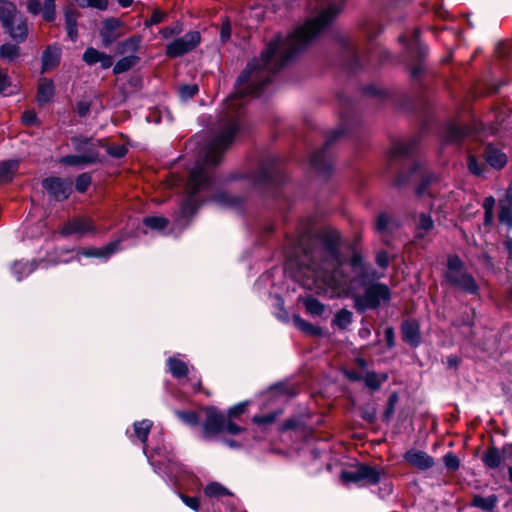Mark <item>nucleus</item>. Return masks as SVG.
Returning <instances> with one entry per match:
<instances>
[{"label": "nucleus", "mask_w": 512, "mask_h": 512, "mask_svg": "<svg viewBox=\"0 0 512 512\" xmlns=\"http://www.w3.org/2000/svg\"><path fill=\"white\" fill-rule=\"evenodd\" d=\"M299 272L304 287L320 290L331 298L351 296L359 312L376 309L381 302L390 298L388 286L381 283L370 285L363 295L354 294L352 281L343 272L340 255L334 244L306 251Z\"/></svg>", "instance_id": "f257e3e1"}, {"label": "nucleus", "mask_w": 512, "mask_h": 512, "mask_svg": "<svg viewBox=\"0 0 512 512\" xmlns=\"http://www.w3.org/2000/svg\"><path fill=\"white\" fill-rule=\"evenodd\" d=\"M343 9V4L331 2L317 16L307 19L287 36L276 33L264 46L259 57H253L235 80L238 89L253 78L269 70L278 73L293 62L298 55L328 28Z\"/></svg>", "instance_id": "f03ea898"}, {"label": "nucleus", "mask_w": 512, "mask_h": 512, "mask_svg": "<svg viewBox=\"0 0 512 512\" xmlns=\"http://www.w3.org/2000/svg\"><path fill=\"white\" fill-rule=\"evenodd\" d=\"M241 98H224L221 103L219 120L214 136L206 151L190 172L187 182V196L184 199L177 224L181 225L194 215L198 209L196 195L209 190L213 179L211 169L220 163L224 151L235 141L238 133L244 129V108Z\"/></svg>", "instance_id": "7ed1b4c3"}, {"label": "nucleus", "mask_w": 512, "mask_h": 512, "mask_svg": "<svg viewBox=\"0 0 512 512\" xmlns=\"http://www.w3.org/2000/svg\"><path fill=\"white\" fill-rule=\"evenodd\" d=\"M420 35V28H414L410 37L401 34L398 41L407 53L408 61L405 68L410 85L420 92H427L436 79V73L426 64L429 47L420 41Z\"/></svg>", "instance_id": "20e7f679"}, {"label": "nucleus", "mask_w": 512, "mask_h": 512, "mask_svg": "<svg viewBox=\"0 0 512 512\" xmlns=\"http://www.w3.org/2000/svg\"><path fill=\"white\" fill-rule=\"evenodd\" d=\"M338 44L339 64L348 73H355L366 67L375 66L377 63H384L389 58V54L386 51L360 52L357 45L348 38H340Z\"/></svg>", "instance_id": "39448f33"}, {"label": "nucleus", "mask_w": 512, "mask_h": 512, "mask_svg": "<svg viewBox=\"0 0 512 512\" xmlns=\"http://www.w3.org/2000/svg\"><path fill=\"white\" fill-rule=\"evenodd\" d=\"M0 23L16 43H23L29 33L27 18L19 13L14 2L0 0Z\"/></svg>", "instance_id": "423d86ee"}, {"label": "nucleus", "mask_w": 512, "mask_h": 512, "mask_svg": "<svg viewBox=\"0 0 512 512\" xmlns=\"http://www.w3.org/2000/svg\"><path fill=\"white\" fill-rule=\"evenodd\" d=\"M203 412L205 413V421L202 426V436L206 440L222 432L236 435L243 431V428L234 423L232 418L225 417L214 407H206Z\"/></svg>", "instance_id": "0eeeda50"}, {"label": "nucleus", "mask_w": 512, "mask_h": 512, "mask_svg": "<svg viewBox=\"0 0 512 512\" xmlns=\"http://www.w3.org/2000/svg\"><path fill=\"white\" fill-rule=\"evenodd\" d=\"M447 267L446 279L449 283L470 294L478 292V285L475 279L463 268V262L458 256H449Z\"/></svg>", "instance_id": "6e6552de"}, {"label": "nucleus", "mask_w": 512, "mask_h": 512, "mask_svg": "<svg viewBox=\"0 0 512 512\" xmlns=\"http://www.w3.org/2000/svg\"><path fill=\"white\" fill-rule=\"evenodd\" d=\"M72 145L78 152H83L79 155H67L60 159L62 164L68 166H81L95 163L99 160V153L94 148L91 140L83 137L72 138Z\"/></svg>", "instance_id": "1a4fd4ad"}, {"label": "nucleus", "mask_w": 512, "mask_h": 512, "mask_svg": "<svg viewBox=\"0 0 512 512\" xmlns=\"http://www.w3.org/2000/svg\"><path fill=\"white\" fill-rule=\"evenodd\" d=\"M201 42L199 31H189L183 37H179L168 43L165 47V55L170 58H179L193 51Z\"/></svg>", "instance_id": "9d476101"}, {"label": "nucleus", "mask_w": 512, "mask_h": 512, "mask_svg": "<svg viewBox=\"0 0 512 512\" xmlns=\"http://www.w3.org/2000/svg\"><path fill=\"white\" fill-rule=\"evenodd\" d=\"M380 472L369 465H358L354 470L343 471L340 479L343 483L375 485L380 481Z\"/></svg>", "instance_id": "9b49d317"}, {"label": "nucleus", "mask_w": 512, "mask_h": 512, "mask_svg": "<svg viewBox=\"0 0 512 512\" xmlns=\"http://www.w3.org/2000/svg\"><path fill=\"white\" fill-rule=\"evenodd\" d=\"M43 188L57 201H63L72 192L71 182L59 177L46 178L42 182Z\"/></svg>", "instance_id": "f8f14e48"}, {"label": "nucleus", "mask_w": 512, "mask_h": 512, "mask_svg": "<svg viewBox=\"0 0 512 512\" xmlns=\"http://www.w3.org/2000/svg\"><path fill=\"white\" fill-rule=\"evenodd\" d=\"M96 231V227L91 218L81 216L68 221L62 228L61 233L64 236L77 235L83 237Z\"/></svg>", "instance_id": "ddd939ff"}, {"label": "nucleus", "mask_w": 512, "mask_h": 512, "mask_svg": "<svg viewBox=\"0 0 512 512\" xmlns=\"http://www.w3.org/2000/svg\"><path fill=\"white\" fill-rule=\"evenodd\" d=\"M124 25L125 23L121 19L115 17H108L102 21L99 35L104 47L111 46L120 37L117 30Z\"/></svg>", "instance_id": "4468645a"}, {"label": "nucleus", "mask_w": 512, "mask_h": 512, "mask_svg": "<svg viewBox=\"0 0 512 512\" xmlns=\"http://www.w3.org/2000/svg\"><path fill=\"white\" fill-rule=\"evenodd\" d=\"M56 0H44L42 5L41 0H27V11L32 15L42 13V18L47 23H52L56 19Z\"/></svg>", "instance_id": "2eb2a0df"}, {"label": "nucleus", "mask_w": 512, "mask_h": 512, "mask_svg": "<svg viewBox=\"0 0 512 512\" xmlns=\"http://www.w3.org/2000/svg\"><path fill=\"white\" fill-rule=\"evenodd\" d=\"M407 463L419 470H427L434 465V459L424 451L410 449L404 454Z\"/></svg>", "instance_id": "dca6fc26"}, {"label": "nucleus", "mask_w": 512, "mask_h": 512, "mask_svg": "<svg viewBox=\"0 0 512 512\" xmlns=\"http://www.w3.org/2000/svg\"><path fill=\"white\" fill-rule=\"evenodd\" d=\"M119 243H120V241L117 240V241L110 242L109 244H107L106 246L101 247V248L91 247V248L84 249L81 252H78L77 258L79 260L81 256H84V257H94V258L106 260L112 254H114L115 252H117L119 250Z\"/></svg>", "instance_id": "f3484780"}, {"label": "nucleus", "mask_w": 512, "mask_h": 512, "mask_svg": "<svg viewBox=\"0 0 512 512\" xmlns=\"http://www.w3.org/2000/svg\"><path fill=\"white\" fill-rule=\"evenodd\" d=\"M61 60V49L57 44L48 45L42 52V72L49 71L59 66Z\"/></svg>", "instance_id": "a211bd4d"}, {"label": "nucleus", "mask_w": 512, "mask_h": 512, "mask_svg": "<svg viewBox=\"0 0 512 512\" xmlns=\"http://www.w3.org/2000/svg\"><path fill=\"white\" fill-rule=\"evenodd\" d=\"M402 338L411 347H418L421 343L420 327L417 321L407 320L402 324Z\"/></svg>", "instance_id": "6ab92c4d"}, {"label": "nucleus", "mask_w": 512, "mask_h": 512, "mask_svg": "<svg viewBox=\"0 0 512 512\" xmlns=\"http://www.w3.org/2000/svg\"><path fill=\"white\" fill-rule=\"evenodd\" d=\"M484 158L486 163L496 170L502 169L508 161L507 155L500 149L493 146L485 148Z\"/></svg>", "instance_id": "aec40b11"}, {"label": "nucleus", "mask_w": 512, "mask_h": 512, "mask_svg": "<svg viewBox=\"0 0 512 512\" xmlns=\"http://www.w3.org/2000/svg\"><path fill=\"white\" fill-rule=\"evenodd\" d=\"M79 16L80 13L75 9H66L64 11L65 30L67 32L68 38L71 41H76L78 38L77 19Z\"/></svg>", "instance_id": "412c9836"}, {"label": "nucleus", "mask_w": 512, "mask_h": 512, "mask_svg": "<svg viewBox=\"0 0 512 512\" xmlns=\"http://www.w3.org/2000/svg\"><path fill=\"white\" fill-rule=\"evenodd\" d=\"M148 459L156 473L166 474L170 481L177 480V472L179 470V466L177 463L172 462L170 459H168V465L164 467L163 463L158 462L154 459V455H150Z\"/></svg>", "instance_id": "4be33fe9"}, {"label": "nucleus", "mask_w": 512, "mask_h": 512, "mask_svg": "<svg viewBox=\"0 0 512 512\" xmlns=\"http://www.w3.org/2000/svg\"><path fill=\"white\" fill-rule=\"evenodd\" d=\"M415 146L413 141H399L393 143L389 152V158L391 161L397 160L398 158L405 157L411 153Z\"/></svg>", "instance_id": "5701e85b"}, {"label": "nucleus", "mask_w": 512, "mask_h": 512, "mask_svg": "<svg viewBox=\"0 0 512 512\" xmlns=\"http://www.w3.org/2000/svg\"><path fill=\"white\" fill-rule=\"evenodd\" d=\"M19 166V161L15 159L0 162V184L10 182Z\"/></svg>", "instance_id": "b1692460"}, {"label": "nucleus", "mask_w": 512, "mask_h": 512, "mask_svg": "<svg viewBox=\"0 0 512 512\" xmlns=\"http://www.w3.org/2000/svg\"><path fill=\"white\" fill-rule=\"evenodd\" d=\"M167 366L169 372L175 378L184 377L188 373V366L182 359H180V354L177 356L169 357L167 359Z\"/></svg>", "instance_id": "393cba45"}, {"label": "nucleus", "mask_w": 512, "mask_h": 512, "mask_svg": "<svg viewBox=\"0 0 512 512\" xmlns=\"http://www.w3.org/2000/svg\"><path fill=\"white\" fill-rule=\"evenodd\" d=\"M469 133V129L466 127H462L458 123H450L446 127L445 131V139L447 142H458L467 136Z\"/></svg>", "instance_id": "a878e982"}, {"label": "nucleus", "mask_w": 512, "mask_h": 512, "mask_svg": "<svg viewBox=\"0 0 512 512\" xmlns=\"http://www.w3.org/2000/svg\"><path fill=\"white\" fill-rule=\"evenodd\" d=\"M482 461L489 468H498L501 465V462L503 461L502 450L500 451L495 447L488 449L486 452L483 453Z\"/></svg>", "instance_id": "bb28decb"}, {"label": "nucleus", "mask_w": 512, "mask_h": 512, "mask_svg": "<svg viewBox=\"0 0 512 512\" xmlns=\"http://www.w3.org/2000/svg\"><path fill=\"white\" fill-rule=\"evenodd\" d=\"M153 423L148 419L137 421L134 423V433L136 437L144 444L143 452L146 453V441Z\"/></svg>", "instance_id": "cd10ccee"}, {"label": "nucleus", "mask_w": 512, "mask_h": 512, "mask_svg": "<svg viewBox=\"0 0 512 512\" xmlns=\"http://www.w3.org/2000/svg\"><path fill=\"white\" fill-rule=\"evenodd\" d=\"M509 84V78H496L494 75L487 76L483 81V87L488 93H499L502 87Z\"/></svg>", "instance_id": "c85d7f7f"}, {"label": "nucleus", "mask_w": 512, "mask_h": 512, "mask_svg": "<svg viewBox=\"0 0 512 512\" xmlns=\"http://www.w3.org/2000/svg\"><path fill=\"white\" fill-rule=\"evenodd\" d=\"M37 268V264L32 262L16 261L12 265V272L18 281L31 274Z\"/></svg>", "instance_id": "c756f323"}, {"label": "nucleus", "mask_w": 512, "mask_h": 512, "mask_svg": "<svg viewBox=\"0 0 512 512\" xmlns=\"http://www.w3.org/2000/svg\"><path fill=\"white\" fill-rule=\"evenodd\" d=\"M140 43V36H131L117 44V52L119 54L136 53L140 47Z\"/></svg>", "instance_id": "7c9ffc66"}, {"label": "nucleus", "mask_w": 512, "mask_h": 512, "mask_svg": "<svg viewBox=\"0 0 512 512\" xmlns=\"http://www.w3.org/2000/svg\"><path fill=\"white\" fill-rule=\"evenodd\" d=\"M497 61L509 64L512 59V42H499L494 50Z\"/></svg>", "instance_id": "2f4dec72"}, {"label": "nucleus", "mask_w": 512, "mask_h": 512, "mask_svg": "<svg viewBox=\"0 0 512 512\" xmlns=\"http://www.w3.org/2000/svg\"><path fill=\"white\" fill-rule=\"evenodd\" d=\"M139 61L136 55H128L119 59L113 66V73L115 75L122 74L133 68Z\"/></svg>", "instance_id": "473e14b6"}, {"label": "nucleus", "mask_w": 512, "mask_h": 512, "mask_svg": "<svg viewBox=\"0 0 512 512\" xmlns=\"http://www.w3.org/2000/svg\"><path fill=\"white\" fill-rule=\"evenodd\" d=\"M12 43H5L0 46V59L7 62H14L20 56V47Z\"/></svg>", "instance_id": "72a5a7b5"}, {"label": "nucleus", "mask_w": 512, "mask_h": 512, "mask_svg": "<svg viewBox=\"0 0 512 512\" xmlns=\"http://www.w3.org/2000/svg\"><path fill=\"white\" fill-rule=\"evenodd\" d=\"M434 227V222L429 214L421 213L416 225V236L423 238Z\"/></svg>", "instance_id": "f704fd0d"}, {"label": "nucleus", "mask_w": 512, "mask_h": 512, "mask_svg": "<svg viewBox=\"0 0 512 512\" xmlns=\"http://www.w3.org/2000/svg\"><path fill=\"white\" fill-rule=\"evenodd\" d=\"M398 224L387 214H380L376 221V229L381 234L390 233Z\"/></svg>", "instance_id": "c9c22d12"}, {"label": "nucleus", "mask_w": 512, "mask_h": 512, "mask_svg": "<svg viewBox=\"0 0 512 512\" xmlns=\"http://www.w3.org/2000/svg\"><path fill=\"white\" fill-rule=\"evenodd\" d=\"M422 178V183L417 187L416 194L420 199H424L426 196L430 198L432 197L433 192L429 187L436 178L431 174L422 175Z\"/></svg>", "instance_id": "e433bc0d"}, {"label": "nucleus", "mask_w": 512, "mask_h": 512, "mask_svg": "<svg viewBox=\"0 0 512 512\" xmlns=\"http://www.w3.org/2000/svg\"><path fill=\"white\" fill-rule=\"evenodd\" d=\"M387 379V374H377L375 372H368L363 378L365 385L372 390H378Z\"/></svg>", "instance_id": "4c0bfd02"}, {"label": "nucleus", "mask_w": 512, "mask_h": 512, "mask_svg": "<svg viewBox=\"0 0 512 512\" xmlns=\"http://www.w3.org/2000/svg\"><path fill=\"white\" fill-rule=\"evenodd\" d=\"M496 503L497 497L495 495H490L488 497L475 496L473 499V505L485 511L492 510Z\"/></svg>", "instance_id": "58836bf2"}, {"label": "nucleus", "mask_w": 512, "mask_h": 512, "mask_svg": "<svg viewBox=\"0 0 512 512\" xmlns=\"http://www.w3.org/2000/svg\"><path fill=\"white\" fill-rule=\"evenodd\" d=\"M304 305L307 313L312 316H320L323 314L325 307L324 305L315 298H307L304 301Z\"/></svg>", "instance_id": "ea45409f"}, {"label": "nucleus", "mask_w": 512, "mask_h": 512, "mask_svg": "<svg viewBox=\"0 0 512 512\" xmlns=\"http://www.w3.org/2000/svg\"><path fill=\"white\" fill-rule=\"evenodd\" d=\"M293 321L295 326L300 329L301 331L310 334V335H318L320 334V328L312 325L311 323H308L307 321L303 320L300 316L295 315L293 317Z\"/></svg>", "instance_id": "a19ab883"}, {"label": "nucleus", "mask_w": 512, "mask_h": 512, "mask_svg": "<svg viewBox=\"0 0 512 512\" xmlns=\"http://www.w3.org/2000/svg\"><path fill=\"white\" fill-rule=\"evenodd\" d=\"M204 493L208 497H222L230 494L229 491L224 486L217 482L209 483L205 487Z\"/></svg>", "instance_id": "79ce46f5"}, {"label": "nucleus", "mask_w": 512, "mask_h": 512, "mask_svg": "<svg viewBox=\"0 0 512 512\" xmlns=\"http://www.w3.org/2000/svg\"><path fill=\"white\" fill-rule=\"evenodd\" d=\"M80 8H94L100 11L108 9L109 0H75Z\"/></svg>", "instance_id": "37998d69"}, {"label": "nucleus", "mask_w": 512, "mask_h": 512, "mask_svg": "<svg viewBox=\"0 0 512 512\" xmlns=\"http://www.w3.org/2000/svg\"><path fill=\"white\" fill-rule=\"evenodd\" d=\"M333 322L340 329H346L352 322V313L342 309L336 314Z\"/></svg>", "instance_id": "c03bdc74"}, {"label": "nucleus", "mask_w": 512, "mask_h": 512, "mask_svg": "<svg viewBox=\"0 0 512 512\" xmlns=\"http://www.w3.org/2000/svg\"><path fill=\"white\" fill-rule=\"evenodd\" d=\"M176 416L186 425L195 427L199 423V417L194 411H175Z\"/></svg>", "instance_id": "a18cd8bd"}, {"label": "nucleus", "mask_w": 512, "mask_h": 512, "mask_svg": "<svg viewBox=\"0 0 512 512\" xmlns=\"http://www.w3.org/2000/svg\"><path fill=\"white\" fill-rule=\"evenodd\" d=\"M143 222L147 227H149L153 230H162L168 224V220L161 216L146 217V218H144Z\"/></svg>", "instance_id": "49530a36"}, {"label": "nucleus", "mask_w": 512, "mask_h": 512, "mask_svg": "<svg viewBox=\"0 0 512 512\" xmlns=\"http://www.w3.org/2000/svg\"><path fill=\"white\" fill-rule=\"evenodd\" d=\"M183 31V23L181 21H176L173 26H167L161 28L159 34L164 39H169L173 36L181 34Z\"/></svg>", "instance_id": "de8ad7c7"}, {"label": "nucleus", "mask_w": 512, "mask_h": 512, "mask_svg": "<svg viewBox=\"0 0 512 512\" xmlns=\"http://www.w3.org/2000/svg\"><path fill=\"white\" fill-rule=\"evenodd\" d=\"M467 166L469 171L476 176H484L486 167L483 163L479 162L474 156L468 157Z\"/></svg>", "instance_id": "09e8293b"}, {"label": "nucleus", "mask_w": 512, "mask_h": 512, "mask_svg": "<svg viewBox=\"0 0 512 512\" xmlns=\"http://www.w3.org/2000/svg\"><path fill=\"white\" fill-rule=\"evenodd\" d=\"M168 14L160 9H155L150 18L146 19L144 21V26L146 28H150L151 26L153 25H158L160 23H162L166 18H167Z\"/></svg>", "instance_id": "8fccbe9b"}, {"label": "nucleus", "mask_w": 512, "mask_h": 512, "mask_svg": "<svg viewBox=\"0 0 512 512\" xmlns=\"http://www.w3.org/2000/svg\"><path fill=\"white\" fill-rule=\"evenodd\" d=\"M54 95V83L50 79L43 78L40 80L38 85V91L36 96H53Z\"/></svg>", "instance_id": "3c124183"}, {"label": "nucleus", "mask_w": 512, "mask_h": 512, "mask_svg": "<svg viewBox=\"0 0 512 512\" xmlns=\"http://www.w3.org/2000/svg\"><path fill=\"white\" fill-rule=\"evenodd\" d=\"M102 52L93 48V47H88L84 53H83V56H82V60L87 64V65H95L98 63V60L100 59V56H101Z\"/></svg>", "instance_id": "603ef678"}, {"label": "nucleus", "mask_w": 512, "mask_h": 512, "mask_svg": "<svg viewBox=\"0 0 512 512\" xmlns=\"http://www.w3.org/2000/svg\"><path fill=\"white\" fill-rule=\"evenodd\" d=\"M499 221L509 228L512 227V212L509 206L506 204L500 205Z\"/></svg>", "instance_id": "864d4df0"}, {"label": "nucleus", "mask_w": 512, "mask_h": 512, "mask_svg": "<svg viewBox=\"0 0 512 512\" xmlns=\"http://www.w3.org/2000/svg\"><path fill=\"white\" fill-rule=\"evenodd\" d=\"M311 166L317 170L322 171L325 168L324 156L322 151L315 152L311 155Z\"/></svg>", "instance_id": "5fc2aeb1"}, {"label": "nucleus", "mask_w": 512, "mask_h": 512, "mask_svg": "<svg viewBox=\"0 0 512 512\" xmlns=\"http://www.w3.org/2000/svg\"><path fill=\"white\" fill-rule=\"evenodd\" d=\"M199 93L197 84H183L178 88V96H195Z\"/></svg>", "instance_id": "6e6d98bb"}, {"label": "nucleus", "mask_w": 512, "mask_h": 512, "mask_svg": "<svg viewBox=\"0 0 512 512\" xmlns=\"http://www.w3.org/2000/svg\"><path fill=\"white\" fill-rule=\"evenodd\" d=\"M231 33H232L231 24H230L229 19L226 18L225 21H223V23L221 25L220 41L222 43H226L230 39Z\"/></svg>", "instance_id": "4d7b16f0"}, {"label": "nucleus", "mask_w": 512, "mask_h": 512, "mask_svg": "<svg viewBox=\"0 0 512 512\" xmlns=\"http://www.w3.org/2000/svg\"><path fill=\"white\" fill-rule=\"evenodd\" d=\"M91 183V177L88 174L80 175L76 180V190L78 192H85Z\"/></svg>", "instance_id": "13d9d810"}, {"label": "nucleus", "mask_w": 512, "mask_h": 512, "mask_svg": "<svg viewBox=\"0 0 512 512\" xmlns=\"http://www.w3.org/2000/svg\"><path fill=\"white\" fill-rule=\"evenodd\" d=\"M444 464L446 466V468L452 470V471H455L459 468L460 466V463H459V459L457 458L456 455L452 454V453H448L444 456Z\"/></svg>", "instance_id": "bf43d9fd"}, {"label": "nucleus", "mask_w": 512, "mask_h": 512, "mask_svg": "<svg viewBox=\"0 0 512 512\" xmlns=\"http://www.w3.org/2000/svg\"><path fill=\"white\" fill-rule=\"evenodd\" d=\"M494 205H495V199L493 197H486L484 199L483 207L485 209L486 222H489L492 219V211H493Z\"/></svg>", "instance_id": "052dcab7"}, {"label": "nucleus", "mask_w": 512, "mask_h": 512, "mask_svg": "<svg viewBox=\"0 0 512 512\" xmlns=\"http://www.w3.org/2000/svg\"><path fill=\"white\" fill-rule=\"evenodd\" d=\"M22 122L27 126L36 125L38 123L37 115L34 110H26L22 114Z\"/></svg>", "instance_id": "680f3d73"}, {"label": "nucleus", "mask_w": 512, "mask_h": 512, "mask_svg": "<svg viewBox=\"0 0 512 512\" xmlns=\"http://www.w3.org/2000/svg\"><path fill=\"white\" fill-rule=\"evenodd\" d=\"M107 152L113 157L121 158L126 155L127 149L122 145H113L108 147Z\"/></svg>", "instance_id": "e2e57ef3"}, {"label": "nucleus", "mask_w": 512, "mask_h": 512, "mask_svg": "<svg viewBox=\"0 0 512 512\" xmlns=\"http://www.w3.org/2000/svg\"><path fill=\"white\" fill-rule=\"evenodd\" d=\"M179 496L186 506L194 511L199 510V499L197 497H188L183 494H180Z\"/></svg>", "instance_id": "0e129e2a"}, {"label": "nucleus", "mask_w": 512, "mask_h": 512, "mask_svg": "<svg viewBox=\"0 0 512 512\" xmlns=\"http://www.w3.org/2000/svg\"><path fill=\"white\" fill-rule=\"evenodd\" d=\"M277 415L278 413H271L266 416H255L253 422L256 424H270L275 421Z\"/></svg>", "instance_id": "69168bd1"}, {"label": "nucleus", "mask_w": 512, "mask_h": 512, "mask_svg": "<svg viewBox=\"0 0 512 512\" xmlns=\"http://www.w3.org/2000/svg\"><path fill=\"white\" fill-rule=\"evenodd\" d=\"M214 200L220 204L233 206L234 205V199L225 193L218 194L214 197Z\"/></svg>", "instance_id": "338daca9"}, {"label": "nucleus", "mask_w": 512, "mask_h": 512, "mask_svg": "<svg viewBox=\"0 0 512 512\" xmlns=\"http://www.w3.org/2000/svg\"><path fill=\"white\" fill-rule=\"evenodd\" d=\"M503 461L512 464V444H506L502 447Z\"/></svg>", "instance_id": "774afa93"}]
</instances>
